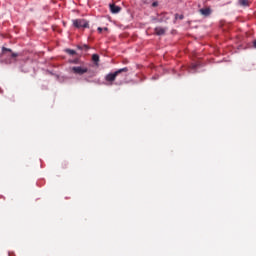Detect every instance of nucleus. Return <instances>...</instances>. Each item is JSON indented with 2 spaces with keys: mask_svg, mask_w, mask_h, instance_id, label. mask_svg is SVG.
<instances>
[{
  "mask_svg": "<svg viewBox=\"0 0 256 256\" xmlns=\"http://www.w3.org/2000/svg\"><path fill=\"white\" fill-rule=\"evenodd\" d=\"M128 72H129V68H127V67L118 69L117 71H115L113 73L107 74L105 76V81L110 83V85H113V82L115 81V79H117L118 75H121V73H128Z\"/></svg>",
  "mask_w": 256,
  "mask_h": 256,
  "instance_id": "nucleus-1",
  "label": "nucleus"
},
{
  "mask_svg": "<svg viewBox=\"0 0 256 256\" xmlns=\"http://www.w3.org/2000/svg\"><path fill=\"white\" fill-rule=\"evenodd\" d=\"M73 25L76 29H89V22L85 19H75Z\"/></svg>",
  "mask_w": 256,
  "mask_h": 256,
  "instance_id": "nucleus-2",
  "label": "nucleus"
},
{
  "mask_svg": "<svg viewBox=\"0 0 256 256\" xmlns=\"http://www.w3.org/2000/svg\"><path fill=\"white\" fill-rule=\"evenodd\" d=\"M70 71L74 73V75H85V73H88L89 69L83 66H73L70 68Z\"/></svg>",
  "mask_w": 256,
  "mask_h": 256,
  "instance_id": "nucleus-3",
  "label": "nucleus"
},
{
  "mask_svg": "<svg viewBox=\"0 0 256 256\" xmlns=\"http://www.w3.org/2000/svg\"><path fill=\"white\" fill-rule=\"evenodd\" d=\"M2 57H11L12 59H15L16 57H19V54L13 52V50L9 48L2 47Z\"/></svg>",
  "mask_w": 256,
  "mask_h": 256,
  "instance_id": "nucleus-4",
  "label": "nucleus"
},
{
  "mask_svg": "<svg viewBox=\"0 0 256 256\" xmlns=\"http://www.w3.org/2000/svg\"><path fill=\"white\" fill-rule=\"evenodd\" d=\"M110 11L111 13H119L121 11V7L115 5V4H110Z\"/></svg>",
  "mask_w": 256,
  "mask_h": 256,
  "instance_id": "nucleus-5",
  "label": "nucleus"
},
{
  "mask_svg": "<svg viewBox=\"0 0 256 256\" xmlns=\"http://www.w3.org/2000/svg\"><path fill=\"white\" fill-rule=\"evenodd\" d=\"M156 35H165V28L162 27H156L155 28Z\"/></svg>",
  "mask_w": 256,
  "mask_h": 256,
  "instance_id": "nucleus-6",
  "label": "nucleus"
},
{
  "mask_svg": "<svg viewBox=\"0 0 256 256\" xmlns=\"http://www.w3.org/2000/svg\"><path fill=\"white\" fill-rule=\"evenodd\" d=\"M238 4H239L241 7H249L250 2H249V0H239V1H238Z\"/></svg>",
  "mask_w": 256,
  "mask_h": 256,
  "instance_id": "nucleus-7",
  "label": "nucleus"
},
{
  "mask_svg": "<svg viewBox=\"0 0 256 256\" xmlns=\"http://www.w3.org/2000/svg\"><path fill=\"white\" fill-rule=\"evenodd\" d=\"M200 13L201 15H205L207 17L208 15H211V9L209 8L200 9Z\"/></svg>",
  "mask_w": 256,
  "mask_h": 256,
  "instance_id": "nucleus-8",
  "label": "nucleus"
},
{
  "mask_svg": "<svg viewBox=\"0 0 256 256\" xmlns=\"http://www.w3.org/2000/svg\"><path fill=\"white\" fill-rule=\"evenodd\" d=\"M92 61L95 63V65H99V54H93Z\"/></svg>",
  "mask_w": 256,
  "mask_h": 256,
  "instance_id": "nucleus-9",
  "label": "nucleus"
},
{
  "mask_svg": "<svg viewBox=\"0 0 256 256\" xmlns=\"http://www.w3.org/2000/svg\"><path fill=\"white\" fill-rule=\"evenodd\" d=\"M66 53H68V55H77V52L75 50H71V49H67Z\"/></svg>",
  "mask_w": 256,
  "mask_h": 256,
  "instance_id": "nucleus-10",
  "label": "nucleus"
},
{
  "mask_svg": "<svg viewBox=\"0 0 256 256\" xmlns=\"http://www.w3.org/2000/svg\"><path fill=\"white\" fill-rule=\"evenodd\" d=\"M78 48H80V49H86V51H87V49H89V46H87V45H83L82 47H81V46H79Z\"/></svg>",
  "mask_w": 256,
  "mask_h": 256,
  "instance_id": "nucleus-11",
  "label": "nucleus"
},
{
  "mask_svg": "<svg viewBox=\"0 0 256 256\" xmlns=\"http://www.w3.org/2000/svg\"><path fill=\"white\" fill-rule=\"evenodd\" d=\"M159 6V2H153L152 3V7H158Z\"/></svg>",
  "mask_w": 256,
  "mask_h": 256,
  "instance_id": "nucleus-12",
  "label": "nucleus"
},
{
  "mask_svg": "<svg viewBox=\"0 0 256 256\" xmlns=\"http://www.w3.org/2000/svg\"><path fill=\"white\" fill-rule=\"evenodd\" d=\"M71 63H74L75 65H77V63H79L78 59L72 60Z\"/></svg>",
  "mask_w": 256,
  "mask_h": 256,
  "instance_id": "nucleus-13",
  "label": "nucleus"
},
{
  "mask_svg": "<svg viewBox=\"0 0 256 256\" xmlns=\"http://www.w3.org/2000/svg\"><path fill=\"white\" fill-rule=\"evenodd\" d=\"M97 30H98V32H99V33H103V28L98 27V29H97Z\"/></svg>",
  "mask_w": 256,
  "mask_h": 256,
  "instance_id": "nucleus-14",
  "label": "nucleus"
},
{
  "mask_svg": "<svg viewBox=\"0 0 256 256\" xmlns=\"http://www.w3.org/2000/svg\"><path fill=\"white\" fill-rule=\"evenodd\" d=\"M183 19V15H180V16H178V14H176V19Z\"/></svg>",
  "mask_w": 256,
  "mask_h": 256,
  "instance_id": "nucleus-15",
  "label": "nucleus"
},
{
  "mask_svg": "<svg viewBox=\"0 0 256 256\" xmlns=\"http://www.w3.org/2000/svg\"><path fill=\"white\" fill-rule=\"evenodd\" d=\"M253 47L256 49V40L253 42Z\"/></svg>",
  "mask_w": 256,
  "mask_h": 256,
  "instance_id": "nucleus-16",
  "label": "nucleus"
},
{
  "mask_svg": "<svg viewBox=\"0 0 256 256\" xmlns=\"http://www.w3.org/2000/svg\"><path fill=\"white\" fill-rule=\"evenodd\" d=\"M108 30V28H104V31H107Z\"/></svg>",
  "mask_w": 256,
  "mask_h": 256,
  "instance_id": "nucleus-17",
  "label": "nucleus"
}]
</instances>
